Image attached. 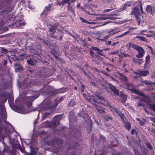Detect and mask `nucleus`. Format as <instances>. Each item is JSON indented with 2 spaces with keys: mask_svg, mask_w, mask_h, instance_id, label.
Instances as JSON below:
<instances>
[{
  "mask_svg": "<svg viewBox=\"0 0 155 155\" xmlns=\"http://www.w3.org/2000/svg\"><path fill=\"white\" fill-rule=\"evenodd\" d=\"M5 112L3 110H2L0 113V118L2 119H5Z\"/></svg>",
  "mask_w": 155,
  "mask_h": 155,
  "instance_id": "20",
  "label": "nucleus"
},
{
  "mask_svg": "<svg viewBox=\"0 0 155 155\" xmlns=\"http://www.w3.org/2000/svg\"><path fill=\"white\" fill-rule=\"evenodd\" d=\"M124 126L128 130H129L131 127L130 123L128 121H125L124 120Z\"/></svg>",
  "mask_w": 155,
  "mask_h": 155,
  "instance_id": "22",
  "label": "nucleus"
},
{
  "mask_svg": "<svg viewBox=\"0 0 155 155\" xmlns=\"http://www.w3.org/2000/svg\"><path fill=\"white\" fill-rule=\"evenodd\" d=\"M25 22H22V23H19V22H16L15 24H14L13 25L14 26H17V25H18V27L19 26H21V25H25Z\"/></svg>",
  "mask_w": 155,
  "mask_h": 155,
  "instance_id": "37",
  "label": "nucleus"
},
{
  "mask_svg": "<svg viewBox=\"0 0 155 155\" xmlns=\"http://www.w3.org/2000/svg\"><path fill=\"white\" fill-rule=\"evenodd\" d=\"M140 124L141 126H143L144 124V123L141 120H139Z\"/></svg>",
  "mask_w": 155,
  "mask_h": 155,
  "instance_id": "59",
  "label": "nucleus"
},
{
  "mask_svg": "<svg viewBox=\"0 0 155 155\" xmlns=\"http://www.w3.org/2000/svg\"><path fill=\"white\" fill-rule=\"evenodd\" d=\"M108 87L116 95H119V92L118 90L116 88V87L110 83L108 84Z\"/></svg>",
  "mask_w": 155,
  "mask_h": 155,
  "instance_id": "7",
  "label": "nucleus"
},
{
  "mask_svg": "<svg viewBox=\"0 0 155 155\" xmlns=\"http://www.w3.org/2000/svg\"><path fill=\"white\" fill-rule=\"evenodd\" d=\"M120 75L121 80L125 82L124 84L126 86V87H129L131 86V84H130L127 82V77L121 74H120Z\"/></svg>",
  "mask_w": 155,
  "mask_h": 155,
  "instance_id": "8",
  "label": "nucleus"
},
{
  "mask_svg": "<svg viewBox=\"0 0 155 155\" xmlns=\"http://www.w3.org/2000/svg\"><path fill=\"white\" fill-rule=\"evenodd\" d=\"M136 37L137 38H138L140 39L141 41H147V40L146 38L141 36H137Z\"/></svg>",
  "mask_w": 155,
  "mask_h": 155,
  "instance_id": "33",
  "label": "nucleus"
},
{
  "mask_svg": "<svg viewBox=\"0 0 155 155\" xmlns=\"http://www.w3.org/2000/svg\"><path fill=\"white\" fill-rule=\"evenodd\" d=\"M3 61L4 62L3 64L4 65H6L7 64V60L3 59Z\"/></svg>",
  "mask_w": 155,
  "mask_h": 155,
  "instance_id": "56",
  "label": "nucleus"
},
{
  "mask_svg": "<svg viewBox=\"0 0 155 155\" xmlns=\"http://www.w3.org/2000/svg\"><path fill=\"white\" fill-rule=\"evenodd\" d=\"M23 57V58H19V59H20L21 60H23L24 59L25 57L24 56V54H21L19 55V57Z\"/></svg>",
  "mask_w": 155,
  "mask_h": 155,
  "instance_id": "45",
  "label": "nucleus"
},
{
  "mask_svg": "<svg viewBox=\"0 0 155 155\" xmlns=\"http://www.w3.org/2000/svg\"><path fill=\"white\" fill-rule=\"evenodd\" d=\"M80 19L81 20H82V22L83 23H87V24H89V21H87V20L84 19V18H83L82 17H80Z\"/></svg>",
  "mask_w": 155,
  "mask_h": 155,
  "instance_id": "40",
  "label": "nucleus"
},
{
  "mask_svg": "<svg viewBox=\"0 0 155 155\" xmlns=\"http://www.w3.org/2000/svg\"><path fill=\"white\" fill-rule=\"evenodd\" d=\"M133 61L136 63H138L139 64H141L143 62L142 59H133Z\"/></svg>",
  "mask_w": 155,
  "mask_h": 155,
  "instance_id": "29",
  "label": "nucleus"
},
{
  "mask_svg": "<svg viewBox=\"0 0 155 155\" xmlns=\"http://www.w3.org/2000/svg\"><path fill=\"white\" fill-rule=\"evenodd\" d=\"M2 3L4 4V3H9V1L8 0H2L1 1Z\"/></svg>",
  "mask_w": 155,
  "mask_h": 155,
  "instance_id": "50",
  "label": "nucleus"
},
{
  "mask_svg": "<svg viewBox=\"0 0 155 155\" xmlns=\"http://www.w3.org/2000/svg\"><path fill=\"white\" fill-rule=\"evenodd\" d=\"M133 12L137 20L139 25L141 22H142L143 16L141 15L138 8L136 7L134 8Z\"/></svg>",
  "mask_w": 155,
  "mask_h": 155,
  "instance_id": "3",
  "label": "nucleus"
},
{
  "mask_svg": "<svg viewBox=\"0 0 155 155\" xmlns=\"http://www.w3.org/2000/svg\"><path fill=\"white\" fill-rule=\"evenodd\" d=\"M50 114L49 113H45L43 115L42 117V119L43 120H45L46 118H47L48 116L50 115Z\"/></svg>",
  "mask_w": 155,
  "mask_h": 155,
  "instance_id": "34",
  "label": "nucleus"
},
{
  "mask_svg": "<svg viewBox=\"0 0 155 155\" xmlns=\"http://www.w3.org/2000/svg\"><path fill=\"white\" fill-rule=\"evenodd\" d=\"M90 55L92 57H93L94 55V51H92V50L91 49V50H90Z\"/></svg>",
  "mask_w": 155,
  "mask_h": 155,
  "instance_id": "49",
  "label": "nucleus"
},
{
  "mask_svg": "<svg viewBox=\"0 0 155 155\" xmlns=\"http://www.w3.org/2000/svg\"><path fill=\"white\" fill-rule=\"evenodd\" d=\"M83 95L85 96L86 97V99L89 102L94 105L95 106H96V105H97L96 103H97L99 104H104L103 103L101 102L98 101H97V99L94 97L93 95L91 96L89 95L88 94L87 95L85 94H83Z\"/></svg>",
  "mask_w": 155,
  "mask_h": 155,
  "instance_id": "2",
  "label": "nucleus"
},
{
  "mask_svg": "<svg viewBox=\"0 0 155 155\" xmlns=\"http://www.w3.org/2000/svg\"><path fill=\"white\" fill-rule=\"evenodd\" d=\"M36 61L34 60L33 59H30L28 60L27 62L29 64L31 65H34L35 64V62Z\"/></svg>",
  "mask_w": 155,
  "mask_h": 155,
  "instance_id": "23",
  "label": "nucleus"
},
{
  "mask_svg": "<svg viewBox=\"0 0 155 155\" xmlns=\"http://www.w3.org/2000/svg\"><path fill=\"white\" fill-rule=\"evenodd\" d=\"M93 95L96 98H97L99 100H100L103 101H105V100L103 97L102 94H101L100 93L96 92L95 93L93 94Z\"/></svg>",
  "mask_w": 155,
  "mask_h": 155,
  "instance_id": "9",
  "label": "nucleus"
},
{
  "mask_svg": "<svg viewBox=\"0 0 155 155\" xmlns=\"http://www.w3.org/2000/svg\"><path fill=\"white\" fill-rule=\"evenodd\" d=\"M42 42L45 45H48V42L45 40H42Z\"/></svg>",
  "mask_w": 155,
  "mask_h": 155,
  "instance_id": "58",
  "label": "nucleus"
},
{
  "mask_svg": "<svg viewBox=\"0 0 155 155\" xmlns=\"http://www.w3.org/2000/svg\"><path fill=\"white\" fill-rule=\"evenodd\" d=\"M51 54H52L54 56L55 58L56 59H58V56L57 54H56L54 52H51Z\"/></svg>",
  "mask_w": 155,
  "mask_h": 155,
  "instance_id": "46",
  "label": "nucleus"
},
{
  "mask_svg": "<svg viewBox=\"0 0 155 155\" xmlns=\"http://www.w3.org/2000/svg\"><path fill=\"white\" fill-rule=\"evenodd\" d=\"M91 84L92 85L95 87H97V85L95 83L91 82Z\"/></svg>",
  "mask_w": 155,
  "mask_h": 155,
  "instance_id": "55",
  "label": "nucleus"
},
{
  "mask_svg": "<svg viewBox=\"0 0 155 155\" xmlns=\"http://www.w3.org/2000/svg\"><path fill=\"white\" fill-rule=\"evenodd\" d=\"M84 88L85 87L83 85L81 84V90L82 92H83L84 91Z\"/></svg>",
  "mask_w": 155,
  "mask_h": 155,
  "instance_id": "47",
  "label": "nucleus"
},
{
  "mask_svg": "<svg viewBox=\"0 0 155 155\" xmlns=\"http://www.w3.org/2000/svg\"><path fill=\"white\" fill-rule=\"evenodd\" d=\"M142 81L144 84L147 85H155V82L153 81H148L147 80V81H143L142 80Z\"/></svg>",
  "mask_w": 155,
  "mask_h": 155,
  "instance_id": "26",
  "label": "nucleus"
},
{
  "mask_svg": "<svg viewBox=\"0 0 155 155\" xmlns=\"http://www.w3.org/2000/svg\"><path fill=\"white\" fill-rule=\"evenodd\" d=\"M136 131V130L135 129H132L131 130V133L132 134H133L135 133Z\"/></svg>",
  "mask_w": 155,
  "mask_h": 155,
  "instance_id": "61",
  "label": "nucleus"
},
{
  "mask_svg": "<svg viewBox=\"0 0 155 155\" xmlns=\"http://www.w3.org/2000/svg\"><path fill=\"white\" fill-rule=\"evenodd\" d=\"M120 96L123 100L122 102L124 103H125L127 99L126 95L124 94L123 92H120Z\"/></svg>",
  "mask_w": 155,
  "mask_h": 155,
  "instance_id": "19",
  "label": "nucleus"
},
{
  "mask_svg": "<svg viewBox=\"0 0 155 155\" xmlns=\"http://www.w3.org/2000/svg\"><path fill=\"white\" fill-rule=\"evenodd\" d=\"M100 49L99 48H98L96 47H93L92 48V50L95 51H97V52L99 51Z\"/></svg>",
  "mask_w": 155,
  "mask_h": 155,
  "instance_id": "48",
  "label": "nucleus"
},
{
  "mask_svg": "<svg viewBox=\"0 0 155 155\" xmlns=\"http://www.w3.org/2000/svg\"><path fill=\"white\" fill-rule=\"evenodd\" d=\"M52 7V5L51 4H49L47 6L45 7V9L44 10L43 12L42 13L41 15H42L44 12H47L49 11H50L51 9V8Z\"/></svg>",
  "mask_w": 155,
  "mask_h": 155,
  "instance_id": "24",
  "label": "nucleus"
},
{
  "mask_svg": "<svg viewBox=\"0 0 155 155\" xmlns=\"http://www.w3.org/2000/svg\"><path fill=\"white\" fill-rule=\"evenodd\" d=\"M147 106L150 109H152L154 112H155V104H147Z\"/></svg>",
  "mask_w": 155,
  "mask_h": 155,
  "instance_id": "31",
  "label": "nucleus"
},
{
  "mask_svg": "<svg viewBox=\"0 0 155 155\" xmlns=\"http://www.w3.org/2000/svg\"><path fill=\"white\" fill-rule=\"evenodd\" d=\"M146 10L147 12L150 13L152 14V13L151 6L150 5H148L146 8Z\"/></svg>",
  "mask_w": 155,
  "mask_h": 155,
  "instance_id": "28",
  "label": "nucleus"
},
{
  "mask_svg": "<svg viewBox=\"0 0 155 155\" xmlns=\"http://www.w3.org/2000/svg\"><path fill=\"white\" fill-rule=\"evenodd\" d=\"M68 9L71 11L72 12H74V7L71 6L70 4L69 3L68 5Z\"/></svg>",
  "mask_w": 155,
  "mask_h": 155,
  "instance_id": "36",
  "label": "nucleus"
},
{
  "mask_svg": "<svg viewBox=\"0 0 155 155\" xmlns=\"http://www.w3.org/2000/svg\"><path fill=\"white\" fill-rule=\"evenodd\" d=\"M133 92L138 95L142 96L143 97L144 96V94L142 92H141L136 89L133 90Z\"/></svg>",
  "mask_w": 155,
  "mask_h": 155,
  "instance_id": "27",
  "label": "nucleus"
},
{
  "mask_svg": "<svg viewBox=\"0 0 155 155\" xmlns=\"http://www.w3.org/2000/svg\"><path fill=\"white\" fill-rule=\"evenodd\" d=\"M62 117V114L56 115L54 118L53 120L51 121L52 122L51 124H52L51 126L55 127L58 125L59 124L60 121Z\"/></svg>",
  "mask_w": 155,
  "mask_h": 155,
  "instance_id": "5",
  "label": "nucleus"
},
{
  "mask_svg": "<svg viewBox=\"0 0 155 155\" xmlns=\"http://www.w3.org/2000/svg\"><path fill=\"white\" fill-rule=\"evenodd\" d=\"M138 52V54L136 56L137 58H141L143 56L144 51L143 49L140 47L137 51Z\"/></svg>",
  "mask_w": 155,
  "mask_h": 155,
  "instance_id": "12",
  "label": "nucleus"
},
{
  "mask_svg": "<svg viewBox=\"0 0 155 155\" xmlns=\"http://www.w3.org/2000/svg\"><path fill=\"white\" fill-rule=\"evenodd\" d=\"M62 117V114L56 115L54 118L53 120L51 121L52 122L51 124H52L51 126L55 127L58 125L59 124L60 121Z\"/></svg>",
  "mask_w": 155,
  "mask_h": 155,
  "instance_id": "4",
  "label": "nucleus"
},
{
  "mask_svg": "<svg viewBox=\"0 0 155 155\" xmlns=\"http://www.w3.org/2000/svg\"><path fill=\"white\" fill-rule=\"evenodd\" d=\"M134 73L136 74H138L140 76H146L147 75L149 74V72L148 70L146 71H140V70L138 71V73H137L134 72Z\"/></svg>",
  "mask_w": 155,
  "mask_h": 155,
  "instance_id": "10",
  "label": "nucleus"
},
{
  "mask_svg": "<svg viewBox=\"0 0 155 155\" xmlns=\"http://www.w3.org/2000/svg\"><path fill=\"white\" fill-rule=\"evenodd\" d=\"M102 73L103 74H104V75H106L107 76H109V74L108 73H107V72H105V71H103L102 72Z\"/></svg>",
  "mask_w": 155,
  "mask_h": 155,
  "instance_id": "63",
  "label": "nucleus"
},
{
  "mask_svg": "<svg viewBox=\"0 0 155 155\" xmlns=\"http://www.w3.org/2000/svg\"><path fill=\"white\" fill-rule=\"evenodd\" d=\"M5 22L4 20L2 19H0V25H2Z\"/></svg>",
  "mask_w": 155,
  "mask_h": 155,
  "instance_id": "53",
  "label": "nucleus"
},
{
  "mask_svg": "<svg viewBox=\"0 0 155 155\" xmlns=\"http://www.w3.org/2000/svg\"><path fill=\"white\" fill-rule=\"evenodd\" d=\"M150 58V57L149 55H147L146 58V62L145 63V65H147L148 62Z\"/></svg>",
  "mask_w": 155,
  "mask_h": 155,
  "instance_id": "38",
  "label": "nucleus"
},
{
  "mask_svg": "<svg viewBox=\"0 0 155 155\" xmlns=\"http://www.w3.org/2000/svg\"><path fill=\"white\" fill-rule=\"evenodd\" d=\"M112 21H107L106 22H105L104 23V24L103 25H106V24H107L109 23H111V22Z\"/></svg>",
  "mask_w": 155,
  "mask_h": 155,
  "instance_id": "62",
  "label": "nucleus"
},
{
  "mask_svg": "<svg viewBox=\"0 0 155 155\" xmlns=\"http://www.w3.org/2000/svg\"><path fill=\"white\" fill-rule=\"evenodd\" d=\"M113 110L115 111L118 114V115L120 117L122 121H124L123 117L124 115L119 110H118L116 108H114Z\"/></svg>",
  "mask_w": 155,
  "mask_h": 155,
  "instance_id": "14",
  "label": "nucleus"
},
{
  "mask_svg": "<svg viewBox=\"0 0 155 155\" xmlns=\"http://www.w3.org/2000/svg\"><path fill=\"white\" fill-rule=\"evenodd\" d=\"M63 36V34L60 31L58 34H57L56 37L52 35V37L58 39L59 40L61 41L62 40V37Z\"/></svg>",
  "mask_w": 155,
  "mask_h": 155,
  "instance_id": "16",
  "label": "nucleus"
},
{
  "mask_svg": "<svg viewBox=\"0 0 155 155\" xmlns=\"http://www.w3.org/2000/svg\"><path fill=\"white\" fill-rule=\"evenodd\" d=\"M114 15L112 14H111L108 15V17H100L99 19L101 20H105L107 19H109L111 20H113L114 19H116V18H115L114 17H112V16L113 15Z\"/></svg>",
  "mask_w": 155,
  "mask_h": 155,
  "instance_id": "18",
  "label": "nucleus"
},
{
  "mask_svg": "<svg viewBox=\"0 0 155 155\" xmlns=\"http://www.w3.org/2000/svg\"><path fill=\"white\" fill-rule=\"evenodd\" d=\"M37 153L36 152L35 150H32L29 155H35Z\"/></svg>",
  "mask_w": 155,
  "mask_h": 155,
  "instance_id": "43",
  "label": "nucleus"
},
{
  "mask_svg": "<svg viewBox=\"0 0 155 155\" xmlns=\"http://www.w3.org/2000/svg\"><path fill=\"white\" fill-rule=\"evenodd\" d=\"M147 106L150 109H152L154 112H155V104H147Z\"/></svg>",
  "mask_w": 155,
  "mask_h": 155,
  "instance_id": "30",
  "label": "nucleus"
},
{
  "mask_svg": "<svg viewBox=\"0 0 155 155\" xmlns=\"http://www.w3.org/2000/svg\"><path fill=\"white\" fill-rule=\"evenodd\" d=\"M102 117L103 118H104L107 121H109V120H112V117L111 116H110L109 114H106V112L105 113V114H104Z\"/></svg>",
  "mask_w": 155,
  "mask_h": 155,
  "instance_id": "17",
  "label": "nucleus"
},
{
  "mask_svg": "<svg viewBox=\"0 0 155 155\" xmlns=\"http://www.w3.org/2000/svg\"><path fill=\"white\" fill-rule=\"evenodd\" d=\"M78 115L80 117H82L84 119L85 122L86 123H90L91 121L90 120V118L87 115H85V116H83L81 114H78Z\"/></svg>",
  "mask_w": 155,
  "mask_h": 155,
  "instance_id": "11",
  "label": "nucleus"
},
{
  "mask_svg": "<svg viewBox=\"0 0 155 155\" xmlns=\"http://www.w3.org/2000/svg\"><path fill=\"white\" fill-rule=\"evenodd\" d=\"M132 47L134 49L136 50L137 51L140 47L137 45L133 44Z\"/></svg>",
  "mask_w": 155,
  "mask_h": 155,
  "instance_id": "39",
  "label": "nucleus"
},
{
  "mask_svg": "<svg viewBox=\"0 0 155 155\" xmlns=\"http://www.w3.org/2000/svg\"><path fill=\"white\" fill-rule=\"evenodd\" d=\"M150 131L152 134H155V130L153 128H151L150 130Z\"/></svg>",
  "mask_w": 155,
  "mask_h": 155,
  "instance_id": "57",
  "label": "nucleus"
},
{
  "mask_svg": "<svg viewBox=\"0 0 155 155\" xmlns=\"http://www.w3.org/2000/svg\"><path fill=\"white\" fill-rule=\"evenodd\" d=\"M56 28V27L54 26H51L49 28V30L50 31L52 34H54L55 33V30Z\"/></svg>",
  "mask_w": 155,
  "mask_h": 155,
  "instance_id": "25",
  "label": "nucleus"
},
{
  "mask_svg": "<svg viewBox=\"0 0 155 155\" xmlns=\"http://www.w3.org/2000/svg\"><path fill=\"white\" fill-rule=\"evenodd\" d=\"M61 142L58 138L54 139L52 140L51 141L50 143L52 145H54L55 144H58L59 143H60Z\"/></svg>",
  "mask_w": 155,
  "mask_h": 155,
  "instance_id": "21",
  "label": "nucleus"
},
{
  "mask_svg": "<svg viewBox=\"0 0 155 155\" xmlns=\"http://www.w3.org/2000/svg\"><path fill=\"white\" fill-rule=\"evenodd\" d=\"M1 50V52L3 53H6L7 51V50L4 48H2Z\"/></svg>",
  "mask_w": 155,
  "mask_h": 155,
  "instance_id": "51",
  "label": "nucleus"
},
{
  "mask_svg": "<svg viewBox=\"0 0 155 155\" xmlns=\"http://www.w3.org/2000/svg\"><path fill=\"white\" fill-rule=\"evenodd\" d=\"M95 108L97 111L102 116L104 114H105L107 110L103 107L99 106L97 105H96Z\"/></svg>",
  "mask_w": 155,
  "mask_h": 155,
  "instance_id": "6",
  "label": "nucleus"
},
{
  "mask_svg": "<svg viewBox=\"0 0 155 155\" xmlns=\"http://www.w3.org/2000/svg\"><path fill=\"white\" fill-rule=\"evenodd\" d=\"M133 43H129L127 44V46L129 47H132Z\"/></svg>",
  "mask_w": 155,
  "mask_h": 155,
  "instance_id": "52",
  "label": "nucleus"
},
{
  "mask_svg": "<svg viewBox=\"0 0 155 155\" xmlns=\"http://www.w3.org/2000/svg\"><path fill=\"white\" fill-rule=\"evenodd\" d=\"M65 91V89L62 88L58 90H55L53 91H51L50 92H51L52 94H54L57 93H61L64 92Z\"/></svg>",
  "mask_w": 155,
  "mask_h": 155,
  "instance_id": "15",
  "label": "nucleus"
},
{
  "mask_svg": "<svg viewBox=\"0 0 155 155\" xmlns=\"http://www.w3.org/2000/svg\"><path fill=\"white\" fill-rule=\"evenodd\" d=\"M103 51L102 50H100L99 51H98L97 52V53L98 54H99L101 55V56H104V54L102 53L103 52Z\"/></svg>",
  "mask_w": 155,
  "mask_h": 155,
  "instance_id": "44",
  "label": "nucleus"
},
{
  "mask_svg": "<svg viewBox=\"0 0 155 155\" xmlns=\"http://www.w3.org/2000/svg\"><path fill=\"white\" fill-rule=\"evenodd\" d=\"M52 122V121H51V122H45L44 124H45V127H54V126H51V123Z\"/></svg>",
  "mask_w": 155,
  "mask_h": 155,
  "instance_id": "32",
  "label": "nucleus"
},
{
  "mask_svg": "<svg viewBox=\"0 0 155 155\" xmlns=\"http://www.w3.org/2000/svg\"><path fill=\"white\" fill-rule=\"evenodd\" d=\"M64 99L63 97L60 98L58 100H54V103L53 104L50 100H48V98H46L45 101L46 103L44 105L43 109L45 110H47L49 109L55 107L58 105V103L61 102Z\"/></svg>",
  "mask_w": 155,
  "mask_h": 155,
  "instance_id": "1",
  "label": "nucleus"
},
{
  "mask_svg": "<svg viewBox=\"0 0 155 155\" xmlns=\"http://www.w3.org/2000/svg\"><path fill=\"white\" fill-rule=\"evenodd\" d=\"M112 9H106V10H104V12H109V11L112 10Z\"/></svg>",
  "mask_w": 155,
  "mask_h": 155,
  "instance_id": "60",
  "label": "nucleus"
},
{
  "mask_svg": "<svg viewBox=\"0 0 155 155\" xmlns=\"http://www.w3.org/2000/svg\"><path fill=\"white\" fill-rule=\"evenodd\" d=\"M105 140H106V138L104 136L102 135H101L100 136V137L99 139L100 141L101 142H104V141H105Z\"/></svg>",
  "mask_w": 155,
  "mask_h": 155,
  "instance_id": "35",
  "label": "nucleus"
},
{
  "mask_svg": "<svg viewBox=\"0 0 155 155\" xmlns=\"http://www.w3.org/2000/svg\"><path fill=\"white\" fill-rule=\"evenodd\" d=\"M138 4L139 5V6L140 7V9L141 10V11L142 12L143 9H142V8L141 3V2H139L138 3Z\"/></svg>",
  "mask_w": 155,
  "mask_h": 155,
  "instance_id": "54",
  "label": "nucleus"
},
{
  "mask_svg": "<svg viewBox=\"0 0 155 155\" xmlns=\"http://www.w3.org/2000/svg\"><path fill=\"white\" fill-rule=\"evenodd\" d=\"M146 145L149 148V149L150 150H153V148L152 147L150 143H146Z\"/></svg>",
  "mask_w": 155,
  "mask_h": 155,
  "instance_id": "41",
  "label": "nucleus"
},
{
  "mask_svg": "<svg viewBox=\"0 0 155 155\" xmlns=\"http://www.w3.org/2000/svg\"><path fill=\"white\" fill-rule=\"evenodd\" d=\"M100 85H101L102 86V87L104 89H105L106 90H107L108 87L105 84H100Z\"/></svg>",
  "mask_w": 155,
  "mask_h": 155,
  "instance_id": "42",
  "label": "nucleus"
},
{
  "mask_svg": "<svg viewBox=\"0 0 155 155\" xmlns=\"http://www.w3.org/2000/svg\"><path fill=\"white\" fill-rule=\"evenodd\" d=\"M15 69L16 71L18 72L22 70V67L21 64L18 63L15 64L14 65Z\"/></svg>",
  "mask_w": 155,
  "mask_h": 155,
  "instance_id": "13",
  "label": "nucleus"
},
{
  "mask_svg": "<svg viewBox=\"0 0 155 155\" xmlns=\"http://www.w3.org/2000/svg\"><path fill=\"white\" fill-rule=\"evenodd\" d=\"M64 3L63 1L61 2H58L57 4L58 5H64Z\"/></svg>",
  "mask_w": 155,
  "mask_h": 155,
  "instance_id": "64",
  "label": "nucleus"
}]
</instances>
